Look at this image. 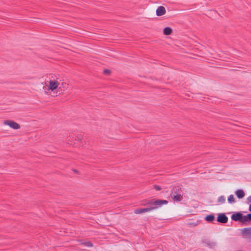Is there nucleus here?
Segmentation results:
<instances>
[{
  "label": "nucleus",
  "mask_w": 251,
  "mask_h": 251,
  "mask_svg": "<svg viewBox=\"0 0 251 251\" xmlns=\"http://www.w3.org/2000/svg\"><path fill=\"white\" fill-rule=\"evenodd\" d=\"M168 203V201L167 200L153 199L149 201L147 204L144 205H148L149 208H153V210L163 204H166Z\"/></svg>",
  "instance_id": "f257e3e1"
},
{
  "label": "nucleus",
  "mask_w": 251,
  "mask_h": 251,
  "mask_svg": "<svg viewBox=\"0 0 251 251\" xmlns=\"http://www.w3.org/2000/svg\"><path fill=\"white\" fill-rule=\"evenodd\" d=\"M245 215H243L241 212H238L233 214L231 216L232 220L235 222H240L245 225Z\"/></svg>",
  "instance_id": "f03ea898"
},
{
  "label": "nucleus",
  "mask_w": 251,
  "mask_h": 251,
  "mask_svg": "<svg viewBox=\"0 0 251 251\" xmlns=\"http://www.w3.org/2000/svg\"><path fill=\"white\" fill-rule=\"evenodd\" d=\"M241 234L244 238L246 239L248 242L251 243V227L242 229Z\"/></svg>",
  "instance_id": "7ed1b4c3"
},
{
  "label": "nucleus",
  "mask_w": 251,
  "mask_h": 251,
  "mask_svg": "<svg viewBox=\"0 0 251 251\" xmlns=\"http://www.w3.org/2000/svg\"><path fill=\"white\" fill-rule=\"evenodd\" d=\"M4 124L9 126L10 127L14 129H18L20 128V126L19 124L11 120L4 121Z\"/></svg>",
  "instance_id": "20e7f679"
},
{
  "label": "nucleus",
  "mask_w": 251,
  "mask_h": 251,
  "mask_svg": "<svg viewBox=\"0 0 251 251\" xmlns=\"http://www.w3.org/2000/svg\"><path fill=\"white\" fill-rule=\"evenodd\" d=\"M59 85V83L57 79L50 80L49 81V90L53 91L58 88Z\"/></svg>",
  "instance_id": "39448f33"
},
{
  "label": "nucleus",
  "mask_w": 251,
  "mask_h": 251,
  "mask_svg": "<svg viewBox=\"0 0 251 251\" xmlns=\"http://www.w3.org/2000/svg\"><path fill=\"white\" fill-rule=\"evenodd\" d=\"M217 221L219 223L226 224L227 222L228 218L225 213H220L218 215Z\"/></svg>",
  "instance_id": "423d86ee"
},
{
  "label": "nucleus",
  "mask_w": 251,
  "mask_h": 251,
  "mask_svg": "<svg viewBox=\"0 0 251 251\" xmlns=\"http://www.w3.org/2000/svg\"><path fill=\"white\" fill-rule=\"evenodd\" d=\"M201 243L203 244L205 246L210 249L214 248L216 246V243L214 241H210L208 239H202Z\"/></svg>",
  "instance_id": "0eeeda50"
},
{
  "label": "nucleus",
  "mask_w": 251,
  "mask_h": 251,
  "mask_svg": "<svg viewBox=\"0 0 251 251\" xmlns=\"http://www.w3.org/2000/svg\"><path fill=\"white\" fill-rule=\"evenodd\" d=\"M166 13V9L163 6H159L156 11V14L157 16H161Z\"/></svg>",
  "instance_id": "6e6552de"
},
{
  "label": "nucleus",
  "mask_w": 251,
  "mask_h": 251,
  "mask_svg": "<svg viewBox=\"0 0 251 251\" xmlns=\"http://www.w3.org/2000/svg\"><path fill=\"white\" fill-rule=\"evenodd\" d=\"M182 192L181 187L180 186H176L172 189L171 197L173 195L180 194Z\"/></svg>",
  "instance_id": "1a4fd4ad"
},
{
  "label": "nucleus",
  "mask_w": 251,
  "mask_h": 251,
  "mask_svg": "<svg viewBox=\"0 0 251 251\" xmlns=\"http://www.w3.org/2000/svg\"><path fill=\"white\" fill-rule=\"evenodd\" d=\"M153 208H149L148 206L143 208H138L134 210L135 214H141L143 213L147 212L152 210Z\"/></svg>",
  "instance_id": "9d476101"
},
{
  "label": "nucleus",
  "mask_w": 251,
  "mask_h": 251,
  "mask_svg": "<svg viewBox=\"0 0 251 251\" xmlns=\"http://www.w3.org/2000/svg\"><path fill=\"white\" fill-rule=\"evenodd\" d=\"M77 241L78 242V245H83L87 247H93V243L90 241L84 242L82 240H79Z\"/></svg>",
  "instance_id": "9b49d317"
},
{
  "label": "nucleus",
  "mask_w": 251,
  "mask_h": 251,
  "mask_svg": "<svg viewBox=\"0 0 251 251\" xmlns=\"http://www.w3.org/2000/svg\"><path fill=\"white\" fill-rule=\"evenodd\" d=\"M235 194L237 197L239 199H242L244 197L245 194L243 190L242 189H238L235 191Z\"/></svg>",
  "instance_id": "f8f14e48"
},
{
  "label": "nucleus",
  "mask_w": 251,
  "mask_h": 251,
  "mask_svg": "<svg viewBox=\"0 0 251 251\" xmlns=\"http://www.w3.org/2000/svg\"><path fill=\"white\" fill-rule=\"evenodd\" d=\"M171 198L175 201H180L183 199L182 196L180 194L175 195L171 196Z\"/></svg>",
  "instance_id": "ddd939ff"
},
{
  "label": "nucleus",
  "mask_w": 251,
  "mask_h": 251,
  "mask_svg": "<svg viewBox=\"0 0 251 251\" xmlns=\"http://www.w3.org/2000/svg\"><path fill=\"white\" fill-rule=\"evenodd\" d=\"M204 219L208 223H212L215 220V216L213 214L208 215L205 217Z\"/></svg>",
  "instance_id": "4468645a"
},
{
  "label": "nucleus",
  "mask_w": 251,
  "mask_h": 251,
  "mask_svg": "<svg viewBox=\"0 0 251 251\" xmlns=\"http://www.w3.org/2000/svg\"><path fill=\"white\" fill-rule=\"evenodd\" d=\"M172 32V29L170 27H166L163 29V34L165 35H169L171 34Z\"/></svg>",
  "instance_id": "2eb2a0df"
},
{
  "label": "nucleus",
  "mask_w": 251,
  "mask_h": 251,
  "mask_svg": "<svg viewBox=\"0 0 251 251\" xmlns=\"http://www.w3.org/2000/svg\"><path fill=\"white\" fill-rule=\"evenodd\" d=\"M251 222V213L248 214L247 215H245V225H248V222Z\"/></svg>",
  "instance_id": "dca6fc26"
},
{
  "label": "nucleus",
  "mask_w": 251,
  "mask_h": 251,
  "mask_svg": "<svg viewBox=\"0 0 251 251\" xmlns=\"http://www.w3.org/2000/svg\"><path fill=\"white\" fill-rule=\"evenodd\" d=\"M227 201H228V202L229 203H234V202H235V199H234V198L233 195H230V196L228 197Z\"/></svg>",
  "instance_id": "f3484780"
},
{
  "label": "nucleus",
  "mask_w": 251,
  "mask_h": 251,
  "mask_svg": "<svg viewBox=\"0 0 251 251\" xmlns=\"http://www.w3.org/2000/svg\"><path fill=\"white\" fill-rule=\"evenodd\" d=\"M62 87L63 88V89H62L61 86H60L58 88V89H60L61 91H62V90L64 91L65 89H67L68 84H67L66 83L62 82Z\"/></svg>",
  "instance_id": "a211bd4d"
},
{
  "label": "nucleus",
  "mask_w": 251,
  "mask_h": 251,
  "mask_svg": "<svg viewBox=\"0 0 251 251\" xmlns=\"http://www.w3.org/2000/svg\"><path fill=\"white\" fill-rule=\"evenodd\" d=\"M218 202L220 203H224L225 202V198L223 196L219 197Z\"/></svg>",
  "instance_id": "6ab92c4d"
},
{
  "label": "nucleus",
  "mask_w": 251,
  "mask_h": 251,
  "mask_svg": "<svg viewBox=\"0 0 251 251\" xmlns=\"http://www.w3.org/2000/svg\"><path fill=\"white\" fill-rule=\"evenodd\" d=\"M83 138V136L82 134L78 135L77 136H75V141L80 142L82 140Z\"/></svg>",
  "instance_id": "aec40b11"
},
{
  "label": "nucleus",
  "mask_w": 251,
  "mask_h": 251,
  "mask_svg": "<svg viewBox=\"0 0 251 251\" xmlns=\"http://www.w3.org/2000/svg\"><path fill=\"white\" fill-rule=\"evenodd\" d=\"M153 188H154V189H155L156 190H157V191H160L161 190V187L157 185H154L153 186Z\"/></svg>",
  "instance_id": "412c9836"
},
{
  "label": "nucleus",
  "mask_w": 251,
  "mask_h": 251,
  "mask_svg": "<svg viewBox=\"0 0 251 251\" xmlns=\"http://www.w3.org/2000/svg\"><path fill=\"white\" fill-rule=\"evenodd\" d=\"M111 73V71L109 69H105L103 71V74L106 75H109Z\"/></svg>",
  "instance_id": "4be33fe9"
},
{
  "label": "nucleus",
  "mask_w": 251,
  "mask_h": 251,
  "mask_svg": "<svg viewBox=\"0 0 251 251\" xmlns=\"http://www.w3.org/2000/svg\"><path fill=\"white\" fill-rule=\"evenodd\" d=\"M247 200L249 202H251V196L248 198Z\"/></svg>",
  "instance_id": "5701e85b"
},
{
  "label": "nucleus",
  "mask_w": 251,
  "mask_h": 251,
  "mask_svg": "<svg viewBox=\"0 0 251 251\" xmlns=\"http://www.w3.org/2000/svg\"><path fill=\"white\" fill-rule=\"evenodd\" d=\"M249 210L251 212V204L249 206Z\"/></svg>",
  "instance_id": "b1692460"
},
{
  "label": "nucleus",
  "mask_w": 251,
  "mask_h": 251,
  "mask_svg": "<svg viewBox=\"0 0 251 251\" xmlns=\"http://www.w3.org/2000/svg\"><path fill=\"white\" fill-rule=\"evenodd\" d=\"M191 225H192V224H191ZM193 225H194V226H196L197 225V224H193Z\"/></svg>",
  "instance_id": "393cba45"
},
{
  "label": "nucleus",
  "mask_w": 251,
  "mask_h": 251,
  "mask_svg": "<svg viewBox=\"0 0 251 251\" xmlns=\"http://www.w3.org/2000/svg\"><path fill=\"white\" fill-rule=\"evenodd\" d=\"M74 171L75 172H77V171H76V170H75Z\"/></svg>",
  "instance_id": "a878e982"
}]
</instances>
